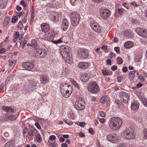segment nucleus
<instances>
[{
	"label": "nucleus",
	"mask_w": 147,
	"mask_h": 147,
	"mask_svg": "<svg viewBox=\"0 0 147 147\" xmlns=\"http://www.w3.org/2000/svg\"><path fill=\"white\" fill-rule=\"evenodd\" d=\"M71 49L70 47H68L61 46L59 51L62 57L64 58L66 62L70 63L73 60L72 58L70 57L69 53Z\"/></svg>",
	"instance_id": "nucleus-1"
},
{
	"label": "nucleus",
	"mask_w": 147,
	"mask_h": 147,
	"mask_svg": "<svg viewBox=\"0 0 147 147\" xmlns=\"http://www.w3.org/2000/svg\"><path fill=\"white\" fill-rule=\"evenodd\" d=\"M122 121L118 117H114L111 118L109 122V124L111 128L115 131L118 130L122 124Z\"/></svg>",
	"instance_id": "nucleus-2"
},
{
	"label": "nucleus",
	"mask_w": 147,
	"mask_h": 147,
	"mask_svg": "<svg viewBox=\"0 0 147 147\" xmlns=\"http://www.w3.org/2000/svg\"><path fill=\"white\" fill-rule=\"evenodd\" d=\"M2 108L3 110L7 113V115L8 119H9L12 121L14 120L19 115V112L16 114V113L14 111L13 109L10 107H3Z\"/></svg>",
	"instance_id": "nucleus-3"
},
{
	"label": "nucleus",
	"mask_w": 147,
	"mask_h": 147,
	"mask_svg": "<svg viewBox=\"0 0 147 147\" xmlns=\"http://www.w3.org/2000/svg\"><path fill=\"white\" fill-rule=\"evenodd\" d=\"M71 24L73 26H76L79 23L80 19V14L78 13L75 12L71 13L70 14Z\"/></svg>",
	"instance_id": "nucleus-4"
},
{
	"label": "nucleus",
	"mask_w": 147,
	"mask_h": 147,
	"mask_svg": "<svg viewBox=\"0 0 147 147\" xmlns=\"http://www.w3.org/2000/svg\"><path fill=\"white\" fill-rule=\"evenodd\" d=\"M88 90L92 93H96L99 90V88L95 82H92L89 83L87 87Z\"/></svg>",
	"instance_id": "nucleus-5"
},
{
	"label": "nucleus",
	"mask_w": 147,
	"mask_h": 147,
	"mask_svg": "<svg viewBox=\"0 0 147 147\" xmlns=\"http://www.w3.org/2000/svg\"><path fill=\"white\" fill-rule=\"evenodd\" d=\"M67 88H62L61 90V92L65 98H67L70 96L72 91L71 86L70 85H67Z\"/></svg>",
	"instance_id": "nucleus-6"
},
{
	"label": "nucleus",
	"mask_w": 147,
	"mask_h": 147,
	"mask_svg": "<svg viewBox=\"0 0 147 147\" xmlns=\"http://www.w3.org/2000/svg\"><path fill=\"white\" fill-rule=\"evenodd\" d=\"M106 138L108 141L114 144L119 140L120 138L117 134L111 133L107 135Z\"/></svg>",
	"instance_id": "nucleus-7"
},
{
	"label": "nucleus",
	"mask_w": 147,
	"mask_h": 147,
	"mask_svg": "<svg viewBox=\"0 0 147 147\" xmlns=\"http://www.w3.org/2000/svg\"><path fill=\"white\" fill-rule=\"evenodd\" d=\"M34 56L36 58H43L47 54V52L45 49H40L38 51H34Z\"/></svg>",
	"instance_id": "nucleus-8"
},
{
	"label": "nucleus",
	"mask_w": 147,
	"mask_h": 147,
	"mask_svg": "<svg viewBox=\"0 0 147 147\" xmlns=\"http://www.w3.org/2000/svg\"><path fill=\"white\" fill-rule=\"evenodd\" d=\"M135 31L140 36L144 38H147V29L138 27L136 29Z\"/></svg>",
	"instance_id": "nucleus-9"
},
{
	"label": "nucleus",
	"mask_w": 147,
	"mask_h": 147,
	"mask_svg": "<svg viewBox=\"0 0 147 147\" xmlns=\"http://www.w3.org/2000/svg\"><path fill=\"white\" fill-rule=\"evenodd\" d=\"M81 100H79L78 102H76L75 104L76 109L78 111L83 110L85 108L84 103H83L84 100L81 99Z\"/></svg>",
	"instance_id": "nucleus-10"
},
{
	"label": "nucleus",
	"mask_w": 147,
	"mask_h": 147,
	"mask_svg": "<svg viewBox=\"0 0 147 147\" xmlns=\"http://www.w3.org/2000/svg\"><path fill=\"white\" fill-rule=\"evenodd\" d=\"M100 14L102 18L106 19L110 16L111 11L107 9H102L100 11Z\"/></svg>",
	"instance_id": "nucleus-11"
},
{
	"label": "nucleus",
	"mask_w": 147,
	"mask_h": 147,
	"mask_svg": "<svg viewBox=\"0 0 147 147\" xmlns=\"http://www.w3.org/2000/svg\"><path fill=\"white\" fill-rule=\"evenodd\" d=\"M78 53L80 57L83 59L87 58L89 55L88 50L84 49H80Z\"/></svg>",
	"instance_id": "nucleus-12"
},
{
	"label": "nucleus",
	"mask_w": 147,
	"mask_h": 147,
	"mask_svg": "<svg viewBox=\"0 0 147 147\" xmlns=\"http://www.w3.org/2000/svg\"><path fill=\"white\" fill-rule=\"evenodd\" d=\"M120 99L123 100V102L128 104L129 100V96L128 94L123 92H121L119 93Z\"/></svg>",
	"instance_id": "nucleus-13"
},
{
	"label": "nucleus",
	"mask_w": 147,
	"mask_h": 147,
	"mask_svg": "<svg viewBox=\"0 0 147 147\" xmlns=\"http://www.w3.org/2000/svg\"><path fill=\"white\" fill-rule=\"evenodd\" d=\"M22 65L23 67L28 70H30L34 67L33 63L31 62H26L23 63Z\"/></svg>",
	"instance_id": "nucleus-14"
},
{
	"label": "nucleus",
	"mask_w": 147,
	"mask_h": 147,
	"mask_svg": "<svg viewBox=\"0 0 147 147\" xmlns=\"http://www.w3.org/2000/svg\"><path fill=\"white\" fill-rule=\"evenodd\" d=\"M139 103L137 100L133 101L131 104V110L135 112H137L139 107Z\"/></svg>",
	"instance_id": "nucleus-15"
},
{
	"label": "nucleus",
	"mask_w": 147,
	"mask_h": 147,
	"mask_svg": "<svg viewBox=\"0 0 147 147\" xmlns=\"http://www.w3.org/2000/svg\"><path fill=\"white\" fill-rule=\"evenodd\" d=\"M89 79L88 74L87 73H83L81 74L80 78V80L83 82H87Z\"/></svg>",
	"instance_id": "nucleus-16"
},
{
	"label": "nucleus",
	"mask_w": 147,
	"mask_h": 147,
	"mask_svg": "<svg viewBox=\"0 0 147 147\" xmlns=\"http://www.w3.org/2000/svg\"><path fill=\"white\" fill-rule=\"evenodd\" d=\"M69 24L68 22L66 19L63 20L61 27L64 31H66L68 27Z\"/></svg>",
	"instance_id": "nucleus-17"
},
{
	"label": "nucleus",
	"mask_w": 147,
	"mask_h": 147,
	"mask_svg": "<svg viewBox=\"0 0 147 147\" xmlns=\"http://www.w3.org/2000/svg\"><path fill=\"white\" fill-rule=\"evenodd\" d=\"M41 27L42 31L45 32H46L49 30V25L46 23L42 24L41 25Z\"/></svg>",
	"instance_id": "nucleus-18"
},
{
	"label": "nucleus",
	"mask_w": 147,
	"mask_h": 147,
	"mask_svg": "<svg viewBox=\"0 0 147 147\" xmlns=\"http://www.w3.org/2000/svg\"><path fill=\"white\" fill-rule=\"evenodd\" d=\"M49 81L48 78L46 75H43L42 76L40 79L41 83L43 84H45L47 83Z\"/></svg>",
	"instance_id": "nucleus-19"
},
{
	"label": "nucleus",
	"mask_w": 147,
	"mask_h": 147,
	"mask_svg": "<svg viewBox=\"0 0 147 147\" xmlns=\"http://www.w3.org/2000/svg\"><path fill=\"white\" fill-rule=\"evenodd\" d=\"M88 66V63L86 62H80L78 65V67L81 69H86Z\"/></svg>",
	"instance_id": "nucleus-20"
},
{
	"label": "nucleus",
	"mask_w": 147,
	"mask_h": 147,
	"mask_svg": "<svg viewBox=\"0 0 147 147\" xmlns=\"http://www.w3.org/2000/svg\"><path fill=\"white\" fill-rule=\"evenodd\" d=\"M136 136V133L134 132V130L133 128L129 129V139L134 138Z\"/></svg>",
	"instance_id": "nucleus-21"
},
{
	"label": "nucleus",
	"mask_w": 147,
	"mask_h": 147,
	"mask_svg": "<svg viewBox=\"0 0 147 147\" xmlns=\"http://www.w3.org/2000/svg\"><path fill=\"white\" fill-rule=\"evenodd\" d=\"M142 56L140 54H136L134 57V60L135 62H139L141 59Z\"/></svg>",
	"instance_id": "nucleus-22"
},
{
	"label": "nucleus",
	"mask_w": 147,
	"mask_h": 147,
	"mask_svg": "<svg viewBox=\"0 0 147 147\" xmlns=\"http://www.w3.org/2000/svg\"><path fill=\"white\" fill-rule=\"evenodd\" d=\"M29 85V89H34L36 87L37 84H38V82L36 81H32Z\"/></svg>",
	"instance_id": "nucleus-23"
},
{
	"label": "nucleus",
	"mask_w": 147,
	"mask_h": 147,
	"mask_svg": "<svg viewBox=\"0 0 147 147\" xmlns=\"http://www.w3.org/2000/svg\"><path fill=\"white\" fill-rule=\"evenodd\" d=\"M7 3L5 0H0V8L4 9L6 6Z\"/></svg>",
	"instance_id": "nucleus-24"
},
{
	"label": "nucleus",
	"mask_w": 147,
	"mask_h": 147,
	"mask_svg": "<svg viewBox=\"0 0 147 147\" xmlns=\"http://www.w3.org/2000/svg\"><path fill=\"white\" fill-rule=\"evenodd\" d=\"M122 136L124 138L128 139L129 138V130L124 131L122 133Z\"/></svg>",
	"instance_id": "nucleus-25"
},
{
	"label": "nucleus",
	"mask_w": 147,
	"mask_h": 147,
	"mask_svg": "<svg viewBox=\"0 0 147 147\" xmlns=\"http://www.w3.org/2000/svg\"><path fill=\"white\" fill-rule=\"evenodd\" d=\"M32 44L33 45L34 48L35 49V50L34 51H38V50L40 49L39 48V46L36 43V41H35V40H32Z\"/></svg>",
	"instance_id": "nucleus-26"
},
{
	"label": "nucleus",
	"mask_w": 147,
	"mask_h": 147,
	"mask_svg": "<svg viewBox=\"0 0 147 147\" xmlns=\"http://www.w3.org/2000/svg\"><path fill=\"white\" fill-rule=\"evenodd\" d=\"M136 72V70H134L129 72V80L130 81L132 80L134 78L135 74Z\"/></svg>",
	"instance_id": "nucleus-27"
},
{
	"label": "nucleus",
	"mask_w": 147,
	"mask_h": 147,
	"mask_svg": "<svg viewBox=\"0 0 147 147\" xmlns=\"http://www.w3.org/2000/svg\"><path fill=\"white\" fill-rule=\"evenodd\" d=\"M8 119L7 114H3L0 117V121L5 122Z\"/></svg>",
	"instance_id": "nucleus-28"
},
{
	"label": "nucleus",
	"mask_w": 147,
	"mask_h": 147,
	"mask_svg": "<svg viewBox=\"0 0 147 147\" xmlns=\"http://www.w3.org/2000/svg\"><path fill=\"white\" fill-rule=\"evenodd\" d=\"M13 145L14 142L13 140H11L7 142L4 147H13Z\"/></svg>",
	"instance_id": "nucleus-29"
},
{
	"label": "nucleus",
	"mask_w": 147,
	"mask_h": 147,
	"mask_svg": "<svg viewBox=\"0 0 147 147\" xmlns=\"http://www.w3.org/2000/svg\"><path fill=\"white\" fill-rule=\"evenodd\" d=\"M53 17L54 20L55 21L58 20L59 18V15L58 13L57 12H55Z\"/></svg>",
	"instance_id": "nucleus-30"
},
{
	"label": "nucleus",
	"mask_w": 147,
	"mask_h": 147,
	"mask_svg": "<svg viewBox=\"0 0 147 147\" xmlns=\"http://www.w3.org/2000/svg\"><path fill=\"white\" fill-rule=\"evenodd\" d=\"M93 30L98 32L100 33L101 32V28L99 26V25H98V26H97V27L93 28Z\"/></svg>",
	"instance_id": "nucleus-31"
},
{
	"label": "nucleus",
	"mask_w": 147,
	"mask_h": 147,
	"mask_svg": "<svg viewBox=\"0 0 147 147\" xmlns=\"http://www.w3.org/2000/svg\"><path fill=\"white\" fill-rule=\"evenodd\" d=\"M117 63L119 65L121 64L123 62V60L121 57H118L117 58Z\"/></svg>",
	"instance_id": "nucleus-32"
},
{
	"label": "nucleus",
	"mask_w": 147,
	"mask_h": 147,
	"mask_svg": "<svg viewBox=\"0 0 147 147\" xmlns=\"http://www.w3.org/2000/svg\"><path fill=\"white\" fill-rule=\"evenodd\" d=\"M36 141L39 142H40L42 141V139L40 134L38 133L36 134Z\"/></svg>",
	"instance_id": "nucleus-33"
},
{
	"label": "nucleus",
	"mask_w": 147,
	"mask_h": 147,
	"mask_svg": "<svg viewBox=\"0 0 147 147\" xmlns=\"http://www.w3.org/2000/svg\"><path fill=\"white\" fill-rule=\"evenodd\" d=\"M142 102L145 107H147V99L142 98Z\"/></svg>",
	"instance_id": "nucleus-34"
},
{
	"label": "nucleus",
	"mask_w": 147,
	"mask_h": 147,
	"mask_svg": "<svg viewBox=\"0 0 147 147\" xmlns=\"http://www.w3.org/2000/svg\"><path fill=\"white\" fill-rule=\"evenodd\" d=\"M48 142L49 143V145L51 146V147H57V143L55 141L52 142L49 141Z\"/></svg>",
	"instance_id": "nucleus-35"
},
{
	"label": "nucleus",
	"mask_w": 147,
	"mask_h": 147,
	"mask_svg": "<svg viewBox=\"0 0 147 147\" xmlns=\"http://www.w3.org/2000/svg\"><path fill=\"white\" fill-rule=\"evenodd\" d=\"M107 99V96H104L101 98L100 99V101L102 103H104L105 102Z\"/></svg>",
	"instance_id": "nucleus-36"
},
{
	"label": "nucleus",
	"mask_w": 147,
	"mask_h": 147,
	"mask_svg": "<svg viewBox=\"0 0 147 147\" xmlns=\"http://www.w3.org/2000/svg\"><path fill=\"white\" fill-rule=\"evenodd\" d=\"M115 104L117 105V106L118 107H120L122 105V103L120 102V101L118 100H115Z\"/></svg>",
	"instance_id": "nucleus-37"
},
{
	"label": "nucleus",
	"mask_w": 147,
	"mask_h": 147,
	"mask_svg": "<svg viewBox=\"0 0 147 147\" xmlns=\"http://www.w3.org/2000/svg\"><path fill=\"white\" fill-rule=\"evenodd\" d=\"M72 83L74 86L76 87L78 89H80V87L78 84L75 81L72 80Z\"/></svg>",
	"instance_id": "nucleus-38"
},
{
	"label": "nucleus",
	"mask_w": 147,
	"mask_h": 147,
	"mask_svg": "<svg viewBox=\"0 0 147 147\" xmlns=\"http://www.w3.org/2000/svg\"><path fill=\"white\" fill-rule=\"evenodd\" d=\"M143 133L144 134V136L143 138L144 139H147V129H145L143 130Z\"/></svg>",
	"instance_id": "nucleus-39"
},
{
	"label": "nucleus",
	"mask_w": 147,
	"mask_h": 147,
	"mask_svg": "<svg viewBox=\"0 0 147 147\" xmlns=\"http://www.w3.org/2000/svg\"><path fill=\"white\" fill-rule=\"evenodd\" d=\"M48 36L50 37V38H53L54 37V32L53 31H52L51 33L49 32L48 34Z\"/></svg>",
	"instance_id": "nucleus-40"
},
{
	"label": "nucleus",
	"mask_w": 147,
	"mask_h": 147,
	"mask_svg": "<svg viewBox=\"0 0 147 147\" xmlns=\"http://www.w3.org/2000/svg\"><path fill=\"white\" fill-rule=\"evenodd\" d=\"M31 131H32L34 134H36L37 132V130L34 127L32 126L30 128Z\"/></svg>",
	"instance_id": "nucleus-41"
},
{
	"label": "nucleus",
	"mask_w": 147,
	"mask_h": 147,
	"mask_svg": "<svg viewBox=\"0 0 147 147\" xmlns=\"http://www.w3.org/2000/svg\"><path fill=\"white\" fill-rule=\"evenodd\" d=\"M90 25L92 28V29H93V28L95 27H97V26H98V25L97 23H90Z\"/></svg>",
	"instance_id": "nucleus-42"
},
{
	"label": "nucleus",
	"mask_w": 147,
	"mask_h": 147,
	"mask_svg": "<svg viewBox=\"0 0 147 147\" xmlns=\"http://www.w3.org/2000/svg\"><path fill=\"white\" fill-rule=\"evenodd\" d=\"M100 115L99 116L101 117H104L105 116V112L103 111H101L99 112Z\"/></svg>",
	"instance_id": "nucleus-43"
},
{
	"label": "nucleus",
	"mask_w": 147,
	"mask_h": 147,
	"mask_svg": "<svg viewBox=\"0 0 147 147\" xmlns=\"http://www.w3.org/2000/svg\"><path fill=\"white\" fill-rule=\"evenodd\" d=\"M17 18L16 16L13 17L12 19V22L14 23H16L17 22Z\"/></svg>",
	"instance_id": "nucleus-44"
},
{
	"label": "nucleus",
	"mask_w": 147,
	"mask_h": 147,
	"mask_svg": "<svg viewBox=\"0 0 147 147\" xmlns=\"http://www.w3.org/2000/svg\"><path fill=\"white\" fill-rule=\"evenodd\" d=\"M56 138V137L54 135H52L49 136V139L51 140H55Z\"/></svg>",
	"instance_id": "nucleus-45"
},
{
	"label": "nucleus",
	"mask_w": 147,
	"mask_h": 147,
	"mask_svg": "<svg viewBox=\"0 0 147 147\" xmlns=\"http://www.w3.org/2000/svg\"><path fill=\"white\" fill-rule=\"evenodd\" d=\"M123 9H121L119 8H117V11H118L119 14L121 15H122V14L123 13Z\"/></svg>",
	"instance_id": "nucleus-46"
},
{
	"label": "nucleus",
	"mask_w": 147,
	"mask_h": 147,
	"mask_svg": "<svg viewBox=\"0 0 147 147\" xmlns=\"http://www.w3.org/2000/svg\"><path fill=\"white\" fill-rule=\"evenodd\" d=\"M63 121L66 124L69 125H71L73 124V123L72 122H67V119H63Z\"/></svg>",
	"instance_id": "nucleus-47"
},
{
	"label": "nucleus",
	"mask_w": 147,
	"mask_h": 147,
	"mask_svg": "<svg viewBox=\"0 0 147 147\" xmlns=\"http://www.w3.org/2000/svg\"><path fill=\"white\" fill-rule=\"evenodd\" d=\"M114 50L118 54L120 53V48L119 47H116L114 48Z\"/></svg>",
	"instance_id": "nucleus-48"
},
{
	"label": "nucleus",
	"mask_w": 147,
	"mask_h": 147,
	"mask_svg": "<svg viewBox=\"0 0 147 147\" xmlns=\"http://www.w3.org/2000/svg\"><path fill=\"white\" fill-rule=\"evenodd\" d=\"M139 79L142 82H144L145 80V79L144 76H138Z\"/></svg>",
	"instance_id": "nucleus-49"
},
{
	"label": "nucleus",
	"mask_w": 147,
	"mask_h": 147,
	"mask_svg": "<svg viewBox=\"0 0 147 147\" xmlns=\"http://www.w3.org/2000/svg\"><path fill=\"white\" fill-rule=\"evenodd\" d=\"M124 34L126 36L129 37V31L127 30H125L124 31Z\"/></svg>",
	"instance_id": "nucleus-50"
},
{
	"label": "nucleus",
	"mask_w": 147,
	"mask_h": 147,
	"mask_svg": "<svg viewBox=\"0 0 147 147\" xmlns=\"http://www.w3.org/2000/svg\"><path fill=\"white\" fill-rule=\"evenodd\" d=\"M31 20H32V22L33 21V19H34V11H31Z\"/></svg>",
	"instance_id": "nucleus-51"
},
{
	"label": "nucleus",
	"mask_w": 147,
	"mask_h": 147,
	"mask_svg": "<svg viewBox=\"0 0 147 147\" xmlns=\"http://www.w3.org/2000/svg\"><path fill=\"white\" fill-rule=\"evenodd\" d=\"M88 131L91 134H93L94 133L93 129L92 128H90L88 129Z\"/></svg>",
	"instance_id": "nucleus-52"
},
{
	"label": "nucleus",
	"mask_w": 147,
	"mask_h": 147,
	"mask_svg": "<svg viewBox=\"0 0 147 147\" xmlns=\"http://www.w3.org/2000/svg\"><path fill=\"white\" fill-rule=\"evenodd\" d=\"M35 125L36 127L38 129H41V127L40 125V124L37 122H36L35 123Z\"/></svg>",
	"instance_id": "nucleus-53"
},
{
	"label": "nucleus",
	"mask_w": 147,
	"mask_h": 147,
	"mask_svg": "<svg viewBox=\"0 0 147 147\" xmlns=\"http://www.w3.org/2000/svg\"><path fill=\"white\" fill-rule=\"evenodd\" d=\"M98 119H99V121H100V122L102 123H103L105 120V119L103 118H100V117L98 116Z\"/></svg>",
	"instance_id": "nucleus-54"
},
{
	"label": "nucleus",
	"mask_w": 147,
	"mask_h": 147,
	"mask_svg": "<svg viewBox=\"0 0 147 147\" xmlns=\"http://www.w3.org/2000/svg\"><path fill=\"white\" fill-rule=\"evenodd\" d=\"M22 43V41H20L19 42H17L16 44V47L17 48H18L20 47V46L21 45V44Z\"/></svg>",
	"instance_id": "nucleus-55"
},
{
	"label": "nucleus",
	"mask_w": 147,
	"mask_h": 147,
	"mask_svg": "<svg viewBox=\"0 0 147 147\" xmlns=\"http://www.w3.org/2000/svg\"><path fill=\"white\" fill-rule=\"evenodd\" d=\"M124 47L126 48H129V41L126 42L124 43Z\"/></svg>",
	"instance_id": "nucleus-56"
},
{
	"label": "nucleus",
	"mask_w": 147,
	"mask_h": 147,
	"mask_svg": "<svg viewBox=\"0 0 147 147\" xmlns=\"http://www.w3.org/2000/svg\"><path fill=\"white\" fill-rule=\"evenodd\" d=\"M78 0H70V3L72 5H75Z\"/></svg>",
	"instance_id": "nucleus-57"
},
{
	"label": "nucleus",
	"mask_w": 147,
	"mask_h": 147,
	"mask_svg": "<svg viewBox=\"0 0 147 147\" xmlns=\"http://www.w3.org/2000/svg\"><path fill=\"white\" fill-rule=\"evenodd\" d=\"M127 68L125 66L123 67L122 69V70L123 72H126L127 71Z\"/></svg>",
	"instance_id": "nucleus-58"
},
{
	"label": "nucleus",
	"mask_w": 147,
	"mask_h": 147,
	"mask_svg": "<svg viewBox=\"0 0 147 147\" xmlns=\"http://www.w3.org/2000/svg\"><path fill=\"white\" fill-rule=\"evenodd\" d=\"M20 3L23 6L25 7L26 6V4L24 1L22 0L20 1Z\"/></svg>",
	"instance_id": "nucleus-59"
},
{
	"label": "nucleus",
	"mask_w": 147,
	"mask_h": 147,
	"mask_svg": "<svg viewBox=\"0 0 147 147\" xmlns=\"http://www.w3.org/2000/svg\"><path fill=\"white\" fill-rule=\"evenodd\" d=\"M19 36V33L18 32H16L15 34V38L16 39H18Z\"/></svg>",
	"instance_id": "nucleus-60"
},
{
	"label": "nucleus",
	"mask_w": 147,
	"mask_h": 147,
	"mask_svg": "<svg viewBox=\"0 0 147 147\" xmlns=\"http://www.w3.org/2000/svg\"><path fill=\"white\" fill-rule=\"evenodd\" d=\"M102 73L104 75H108L109 74L108 71L105 70H103L102 71Z\"/></svg>",
	"instance_id": "nucleus-61"
},
{
	"label": "nucleus",
	"mask_w": 147,
	"mask_h": 147,
	"mask_svg": "<svg viewBox=\"0 0 147 147\" xmlns=\"http://www.w3.org/2000/svg\"><path fill=\"white\" fill-rule=\"evenodd\" d=\"M130 4L135 7H136L138 6L137 4L135 2H131L130 3Z\"/></svg>",
	"instance_id": "nucleus-62"
},
{
	"label": "nucleus",
	"mask_w": 147,
	"mask_h": 147,
	"mask_svg": "<svg viewBox=\"0 0 147 147\" xmlns=\"http://www.w3.org/2000/svg\"><path fill=\"white\" fill-rule=\"evenodd\" d=\"M111 69L113 71H115L117 69V67L116 65H113L111 67Z\"/></svg>",
	"instance_id": "nucleus-63"
},
{
	"label": "nucleus",
	"mask_w": 147,
	"mask_h": 147,
	"mask_svg": "<svg viewBox=\"0 0 147 147\" xmlns=\"http://www.w3.org/2000/svg\"><path fill=\"white\" fill-rule=\"evenodd\" d=\"M128 3L126 2L123 3L122 5L124 7H126L127 9H128Z\"/></svg>",
	"instance_id": "nucleus-64"
}]
</instances>
